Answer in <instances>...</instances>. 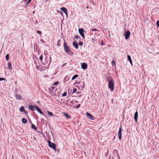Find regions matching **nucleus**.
<instances>
[{"label":"nucleus","instance_id":"obj_28","mask_svg":"<svg viewBox=\"0 0 159 159\" xmlns=\"http://www.w3.org/2000/svg\"><path fill=\"white\" fill-rule=\"evenodd\" d=\"M37 33L39 34H42V32L40 31H39V30H38L37 31Z\"/></svg>","mask_w":159,"mask_h":159},{"label":"nucleus","instance_id":"obj_7","mask_svg":"<svg viewBox=\"0 0 159 159\" xmlns=\"http://www.w3.org/2000/svg\"><path fill=\"white\" fill-rule=\"evenodd\" d=\"M38 107L36 106H33L32 105H30L29 106V109L31 110L32 111L36 110Z\"/></svg>","mask_w":159,"mask_h":159},{"label":"nucleus","instance_id":"obj_15","mask_svg":"<svg viewBox=\"0 0 159 159\" xmlns=\"http://www.w3.org/2000/svg\"><path fill=\"white\" fill-rule=\"evenodd\" d=\"M36 110H37V111H38L41 114H42V115H43V116H45L43 114V113L42 112L41 110H40V109L39 107H38Z\"/></svg>","mask_w":159,"mask_h":159},{"label":"nucleus","instance_id":"obj_52","mask_svg":"<svg viewBox=\"0 0 159 159\" xmlns=\"http://www.w3.org/2000/svg\"><path fill=\"white\" fill-rule=\"evenodd\" d=\"M77 94H78L79 93L78 92H77V93H76Z\"/></svg>","mask_w":159,"mask_h":159},{"label":"nucleus","instance_id":"obj_9","mask_svg":"<svg viewBox=\"0 0 159 159\" xmlns=\"http://www.w3.org/2000/svg\"><path fill=\"white\" fill-rule=\"evenodd\" d=\"M138 113L137 111H136L134 114V120L136 122H137L138 120Z\"/></svg>","mask_w":159,"mask_h":159},{"label":"nucleus","instance_id":"obj_44","mask_svg":"<svg viewBox=\"0 0 159 159\" xmlns=\"http://www.w3.org/2000/svg\"><path fill=\"white\" fill-rule=\"evenodd\" d=\"M55 88V87H54V86H52L50 88V89H54Z\"/></svg>","mask_w":159,"mask_h":159},{"label":"nucleus","instance_id":"obj_19","mask_svg":"<svg viewBox=\"0 0 159 159\" xmlns=\"http://www.w3.org/2000/svg\"><path fill=\"white\" fill-rule=\"evenodd\" d=\"M25 110L23 106L21 107L19 109V110L20 112H23Z\"/></svg>","mask_w":159,"mask_h":159},{"label":"nucleus","instance_id":"obj_17","mask_svg":"<svg viewBox=\"0 0 159 159\" xmlns=\"http://www.w3.org/2000/svg\"><path fill=\"white\" fill-rule=\"evenodd\" d=\"M22 121L23 123L25 124L27 122V120L25 118H23L22 119Z\"/></svg>","mask_w":159,"mask_h":159},{"label":"nucleus","instance_id":"obj_29","mask_svg":"<svg viewBox=\"0 0 159 159\" xmlns=\"http://www.w3.org/2000/svg\"><path fill=\"white\" fill-rule=\"evenodd\" d=\"M80 38V37L78 35H75V38L76 39H79Z\"/></svg>","mask_w":159,"mask_h":159},{"label":"nucleus","instance_id":"obj_48","mask_svg":"<svg viewBox=\"0 0 159 159\" xmlns=\"http://www.w3.org/2000/svg\"><path fill=\"white\" fill-rule=\"evenodd\" d=\"M29 122L30 123H32V122H31V120L30 119V120H29Z\"/></svg>","mask_w":159,"mask_h":159},{"label":"nucleus","instance_id":"obj_24","mask_svg":"<svg viewBox=\"0 0 159 159\" xmlns=\"http://www.w3.org/2000/svg\"><path fill=\"white\" fill-rule=\"evenodd\" d=\"M48 114L49 116H53V114L51 112H50V111H48Z\"/></svg>","mask_w":159,"mask_h":159},{"label":"nucleus","instance_id":"obj_41","mask_svg":"<svg viewBox=\"0 0 159 159\" xmlns=\"http://www.w3.org/2000/svg\"><path fill=\"white\" fill-rule=\"evenodd\" d=\"M31 1V0H28L27 2V4H28Z\"/></svg>","mask_w":159,"mask_h":159},{"label":"nucleus","instance_id":"obj_50","mask_svg":"<svg viewBox=\"0 0 159 159\" xmlns=\"http://www.w3.org/2000/svg\"><path fill=\"white\" fill-rule=\"evenodd\" d=\"M34 139L36 140V138L35 137H34Z\"/></svg>","mask_w":159,"mask_h":159},{"label":"nucleus","instance_id":"obj_2","mask_svg":"<svg viewBox=\"0 0 159 159\" xmlns=\"http://www.w3.org/2000/svg\"><path fill=\"white\" fill-rule=\"evenodd\" d=\"M107 80L108 81V87L111 91H113L114 89V84L113 83V80L112 79L109 80L108 78H107Z\"/></svg>","mask_w":159,"mask_h":159},{"label":"nucleus","instance_id":"obj_23","mask_svg":"<svg viewBox=\"0 0 159 159\" xmlns=\"http://www.w3.org/2000/svg\"><path fill=\"white\" fill-rule=\"evenodd\" d=\"M64 116L66 117L67 118H70V117L66 113H64Z\"/></svg>","mask_w":159,"mask_h":159},{"label":"nucleus","instance_id":"obj_14","mask_svg":"<svg viewBox=\"0 0 159 159\" xmlns=\"http://www.w3.org/2000/svg\"><path fill=\"white\" fill-rule=\"evenodd\" d=\"M15 97H16V99H18L20 100L21 99V96L20 95L16 94L15 96Z\"/></svg>","mask_w":159,"mask_h":159},{"label":"nucleus","instance_id":"obj_40","mask_svg":"<svg viewBox=\"0 0 159 159\" xmlns=\"http://www.w3.org/2000/svg\"><path fill=\"white\" fill-rule=\"evenodd\" d=\"M40 41L41 42H42V43H46L45 41H44V40H43L42 39H41L40 40Z\"/></svg>","mask_w":159,"mask_h":159},{"label":"nucleus","instance_id":"obj_37","mask_svg":"<svg viewBox=\"0 0 159 159\" xmlns=\"http://www.w3.org/2000/svg\"><path fill=\"white\" fill-rule=\"evenodd\" d=\"M5 80V79L3 78H0V81L2 80Z\"/></svg>","mask_w":159,"mask_h":159},{"label":"nucleus","instance_id":"obj_11","mask_svg":"<svg viewBox=\"0 0 159 159\" xmlns=\"http://www.w3.org/2000/svg\"><path fill=\"white\" fill-rule=\"evenodd\" d=\"M81 67L82 69L85 70L87 68V65L85 63H83L81 64Z\"/></svg>","mask_w":159,"mask_h":159},{"label":"nucleus","instance_id":"obj_16","mask_svg":"<svg viewBox=\"0 0 159 159\" xmlns=\"http://www.w3.org/2000/svg\"><path fill=\"white\" fill-rule=\"evenodd\" d=\"M12 65L11 63L10 62H8V67L9 69L10 70L12 69L11 68Z\"/></svg>","mask_w":159,"mask_h":159},{"label":"nucleus","instance_id":"obj_51","mask_svg":"<svg viewBox=\"0 0 159 159\" xmlns=\"http://www.w3.org/2000/svg\"><path fill=\"white\" fill-rule=\"evenodd\" d=\"M27 1V0H24L25 1Z\"/></svg>","mask_w":159,"mask_h":159},{"label":"nucleus","instance_id":"obj_26","mask_svg":"<svg viewBox=\"0 0 159 159\" xmlns=\"http://www.w3.org/2000/svg\"><path fill=\"white\" fill-rule=\"evenodd\" d=\"M67 95V93L66 92H64L62 94V96L65 97Z\"/></svg>","mask_w":159,"mask_h":159},{"label":"nucleus","instance_id":"obj_1","mask_svg":"<svg viewBox=\"0 0 159 159\" xmlns=\"http://www.w3.org/2000/svg\"><path fill=\"white\" fill-rule=\"evenodd\" d=\"M64 48L65 52H66L68 55L70 56L73 55V53L71 51L69 47L67 45L66 42H64Z\"/></svg>","mask_w":159,"mask_h":159},{"label":"nucleus","instance_id":"obj_53","mask_svg":"<svg viewBox=\"0 0 159 159\" xmlns=\"http://www.w3.org/2000/svg\"><path fill=\"white\" fill-rule=\"evenodd\" d=\"M115 136H114V139H115Z\"/></svg>","mask_w":159,"mask_h":159},{"label":"nucleus","instance_id":"obj_10","mask_svg":"<svg viewBox=\"0 0 159 159\" xmlns=\"http://www.w3.org/2000/svg\"><path fill=\"white\" fill-rule=\"evenodd\" d=\"M61 10L67 16V9L65 7H62L61 8Z\"/></svg>","mask_w":159,"mask_h":159},{"label":"nucleus","instance_id":"obj_21","mask_svg":"<svg viewBox=\"0 0 159 159\" xmlns=\"http://www.w3.org/2000/svg\"><path fill=\"white\" fill-rule=\"evenodd\" d=\"M57 45L58 46H61V40L59 39L57 41Z\"/></svg>","mask_w":159,"mask_h":159},{"label":"nucleus","instance_id":"obj_42","mask_svg":"<svg viewBox=\"0 0 159 159\" xmlns=\"http://www.w3.org/2000/svg\"><path fill=\"white\" fill-rule=\"evenodd\" d=\"M59 12L60 13L61 15L62 16H63V14L62 13V12H61V11H59Z\"/></svg>","mask_w":159,"mask_h":159},{"label":"nucleus","instance_id":"obj_20","mask_svg":"<svg viewBox=\"0 0 159 159\" xmlns=\"http://www.w3.org/2000/svg\"><path fill=\"white\" fill-rule=\"evenodd\" d=\"M78 75L76 74V75H74L72 77V80H75V79L76 78H77L78 77Z\"/></svg>","mask_w":159,"mask_h":159},{"label":"nucleus","instance_id":"obj_45","mask_svg":"<svg viewBox=\"0 0 159 159\" xmlns=\"http://www.w3.org/2000/svg\"><path fill=\"white\" fill-rule=\"evenodd\" d=\"M48 53H47V51H44V54H45V55H46Z\"/></svg>","mask_w":159,"mask_h":159},{"label":"nucleus","instance_id":"obj_34","mask_svg":"<svg viewBox=\"0 0 159 159\" xmlns=\"http://www.w3.org/2000/svg\"><path fill=\"white\" fill-rule=\"evenodd\" d=\"M40 67L39 66L37 65L36 66V68L38 70H39Z\"/></svg>","mask_w":159,"mask_h":159},{"label":"nucleus","instance_id":"obj_32","mask_svg":"<svg viewBox=\"0 0 159 159\" xmlns=\"http://www.w3.org/2000/svg\"><path fill=\"white\" fill-rule=\"evenodd\" d=\"M39 59L41 61H42L43 60V56L42 55H41L40 56V57H39Z\"/></svg>","mask_w":159,"mask_h":159},{"label":"nucleus","instance_id":"obj_25","mask_svg":"<svg viewBox=\"0 0 159 159\" xmlns=\"http://www.w3.org/2000/svg\"><path fill=\"white\" fill-rule=\"evenodd\" d=\"M58 84H59V82L57 81L56 82H55L54 83L53 85H58Z\"/></svg>","mask_w":159,"mask_h":159},{"label":"nucleus","instance_id":"obj_27","mask_svg":"<svg viewBox=\"0 0 159 159\" xmlns=\"http://www.w3.org/2000/svg\"><path fill=\"white\" fill-rule=\"evenodd\" d=\"M91 30L93 31H98L96 28H93L91 29Z\"/></svg>","mask_w":159,"mask_h":159},{"label":"nucleus","instance_id":"obj_6","mask_svg":"<svg viewBox=\"0 0 159 159\" xmlns=\"http://www.w3.org/2000/svg\"><path fill=\"white\" fill-rule=\"evenodd\" d=\"M121 125L120 126V127L119 129L118 132V136L119 139L120 140L122 138V127Z\"/></svg>","mask_w":159,"mask_h":159},{"label":"nucleus","instance_id":"obj_49","mask_svg":"<svg viewBox=\"0 0 159 159\" xmlns=\"http://www.w3.org/2000/svg\"><path fill=\"white\" fill-rule=\"evenodd\" d=\"M34 62L35 64H36V62L35 61H34Z\"/></svg>","mask_w":159,"mask_h":159},{"label":"nucleus","instance_id":"obj_4","mask_svg":"<svg viewBox=\"0 0 159 159\" xmlns=\"http://www.w3.org/2000/svg\"><path fill=\"white\" fill-rule=\"evenodd\" d=\"M130 32L129 30L127 31L125 34V38L126 40L128 39L130 37Z\"/></svg>","mask_w":159,"mask_h":159},{"label":"nucleus","instance_id":"obj_33","mask_svg":"<svg viewBox=\"0 0 159 159\" xmlns=\"http://www.w3.org/2000/svg\"><path fill=\"white\" fill-rule=\"evenodd\" d=\"M156 24L157 26L159 27V20L157 21Z\"/></svg>","mask_w":159,"mask_h":159},{"label":"nucleus","instance_id":"obj_8","mask_svg":"<svg viewBox=\"0 0 159 159\" xmlns=\"http://www.w3.org/2000/svg\"><path fill=\"white\" fill-rule=\"evenodd\" d=\"M86 115L87 117L89 119L92 120H94V117L91 114L87 112L86 113Z\"/></svg>","mask_w":159,"mask_h":159},{"label":"nucleus","instance_id":"obj_13","mask_svg":"<svg viewBox=\"0 0 159 159\" xmlns=\"http://www.w3.org/2000/svg\"><path fill=\"white\" fill-rule=\"evenodd\" d=\"M73 45L75 48L76 49H77L79 47L78 44L77 43H76L75 42H73Z\"/></svg>","mask_w":159,"mask_h":159},{"label":"nucleus","instance_id":"obj_30","mask_svg":"<svg viewBox=\"0 0 159 159\" xmlns=\"http://www.w3.org/2000/svg\"><path fill=\"white\" fill-rule=\"evenodd\" d=\"M79 45L80 46H82L83 45V43L82 42H80L79 43Z\"/></svg>","mask_w":159,"mask_h":159},{"label":"nucleus","instance_id":"obj_22","mask_svg":"<svg viewBox=\"0 0 159 159\" xmlns=\"http://www.w3.org/2000/svg\"><path fill=\"white\" fill-rule=\"evenodd\" d=\"M6 59L7 61H8L9 58V54H7L6 56Z\"/></svg>","mask_w":159,"mask_h":159},{"label":"nucleus","instance_id":"obj_43","mask_svg":"<svg viewBox=\"0 0 159 159\" xmlns=\"http://www.w3.org/2000/svg\"><path fill=\"white\" fill-rule=\"evenodd\" d=\"M117 158L118 159H120V157L118 153L117 154Z\"/></svg>","mask_w":159,"mask_h":159},{"label":"nucleus","instance_id":"obj_38","mask_svg":"<svg viewBox=\"0 0 159 159\" xmlns=\"http://www.w3.org/2000/svg\"><path fill=\"white\" fill-rule=\"evenodd\" d=\"M112 64L113 65L116 66V62L114 60L112 61Z\"/></svg>","mask_w":159,"mask_h":159},{"label":"nucleus","instance_id":"obj_3","mask_svg":"<svg viewBox=\"0 0 159 159\" xmlns=\"http://www.w3.org/2000/svg\"><path fill=\"white\" fill-rule=\"evenodd\" d=\"M47 141L49 147L52 148L54 150H56L57 149L56 144L53 143H52L49 140H48Z\"/></svg>","mask_w":159,"mask_h":159},{"label":"nucleus","instance_id":"obj_39","mask_svg":"<svg viewBox=\"0 0 159 159\" xmlns=\"http://www.w3.org/2000/svg\"><path fill=\"white\" fill-rule=\"evenodd\" d=\"M80 104H78L76 107V108H79L80 107Z\"/></svg>","mask_w":159,"mask_h":159},{"label":"nucleus","instance_id":"obj_12","mask_svg":"<svg viewBox=\"0 0 159 159\" xmlns=\"http://www.w3.org/2000/svg\"><path fill=\"white\" fill-rule=\"evenodd\" d=\"M127 59H128V60L129 61V62H130V64H131V65L132 66L133 65H132V60H131V57L129 55H127Z\"/></svg>","mask_w":159,"mask_h":159},{"label":"nucleus","instance_id":"obj_35","mask_svg":"<svg viewBox=\"0 0 159 159\" xmlns=\"http://www.w3.org/2000/svg\"><path fill=\"white\" fill-rule=\"evenodd\" d=\"M23 112H24L26 115L28 116V112L26 111H25V110Z\"/></svg>","mask_w":159,"mask_h":159},{"label":"nucleus","instance_id":"obj_54","mask_svg":"<svg viewBox=\"0 0 159 159\" xmlns=\"http://www.w3.org/2000/svg\"><path fill=\"white\" fill-rule=\"evenodd\" d=\"M45 46H47L48 45H46Z\"/></svg>","mask_w":159,"mask_h":159},{"label":"nucleus","instance_id":"obj_47","mask_svg":"<svg viewBox=\"0 0 159 159\" xmlns=\"http://www.w3.org/2000/svg\"><path fill=\"white\" fill-rule=\"evenodd\" d=\"M92 41L94 42V41L96 40L95 39H93V38H92Z\"/></svg>","mask_w":159,"mask_h":159},{"label":"nucleus","instance_id":"obj_31","mask_svg":"<svg viewBox=\"0 0 159 159\" xmlns=\"http://www.w3.org/2000/svg\"><path fill=\"white\" fill-rule=\"evenodd\" d=\"M77 91V89L75 88H74L73 89V93H75Z\"/></svg>","mask_w":159,"mask_h":159},{"label":"nucleus","instance_id":"obj_18","mask_svg":"<svg viewBox=\"0 0 159 159\" xmlns=\"http://www.w3.org/2000/svg\"><path fill=\"white\" fill-rule=\"evenodd\" d=\"M31 128L35 130H37V129L35 125L33 124H31Z\"/></svg>","mask_w":159,"mask_h":159},{"label":"nucleus","instance_id":"obj_46","mask_svg":"<svg viewBox=\"0 0 159 159\" xmlns=\"http://www.w3.org/2000/svg\"><path fill=\"white\" fill-rule=\"evenodd\" d=\"M66 63H64L63 65H62V66H65L66 65Z\"/></svg>","mask_w":159,"mask_h":159},{"label":"nucleus","instance_id":"obj_5","mask_svg":"<svg viewBox=\"0 0 159 159\" xmlns=\"http://www.w3.org/2000/svg\"><path fill=\"white\" fill-rule=\"evenodd\" d=\"M79 31L80 34L81 35L82 37L84 39L85 38V36L84 34V29L82 28L79 29Z\"/></svg>","mask_w":159,"mask_h":159},{"label":"nucleus","instance_id":"obj_36","mask_svg":"<svg viewBox=\"0 0 159 159\" xmlns=\"http://www.w3.org/2000/svg\"><path fill=\"white\" fill-rule=\"evenodd\" d=\"M100 44L102 45H104L105 44L103 43V41L102 40L101 41V42Z\"/></svg>","mask_w":159,"mask_h":159}]
</instances>
